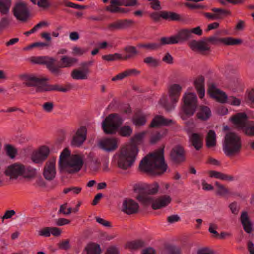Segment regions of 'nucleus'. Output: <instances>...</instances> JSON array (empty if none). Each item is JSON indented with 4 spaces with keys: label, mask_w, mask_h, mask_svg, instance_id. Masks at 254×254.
Here are the masks:
<instances>
[{
    "label": "nucleus",
    "mask_w": 254,
    "mask_h": 254,
    "mask_svg": "<svg viewBox=\"0 0 254 254\" xmlns=\"http://www.w3.org/2000/svg\"><path fill=\"white\" fill-rule=\"evenodd\" d=\"M31 61L37 64H45L50 72L55 76L58 77L63 74L61 68L70 67L76 64L78 60L77 58L67 56H62L61 64L56 65L57 60L48 56L33 57Z\"/></svg>",
    "instance_id": "obj_1"
},
{
    "label": "nucleus",
    "mask_w": 254,
    "mask_h": 254,
    "mask_svg": "<svg viewBox=\"0 0 254 254\" xmlns=\"http://www.w3.org/2000/svg\"><path fill=\"white\" fill-rule=\"evenodd\" d=\"M167 167L164 157V147L145 156L139 165V168L141 171L152 173L156 169H158L161 171L158 174L165 172Z\"/></svg>",
    "instance_id": "obj_2"
},
{
    "label": "nucleus",
    "mask_w": 254,
    "mask_h": 254,
    "mask_svg": "<svg viewBox=\"0 0 254 254\" xmlns=\"http://www.w3.org/2000/svg\"><path fill=\"white\" fill-rule=\"evenodd\" d=\"M138 152V149L135 145L127 144L123 147L114 156L116 165L123 170L128 169L133 166Z\"/></svg>",
    "instance_id": "obj_3"
},
{
    "label": "nucleus",
    "mask_w": 254,
    "mask_h": 254,
    "mask_svg": "<svg viewBox=\"0 0 254 254\" xmlns=\"http://www.w3.org/2000/svg\"><path fill=\"white\" fill-rule=\"evenodd\" d=\"M242 141L237 134L229 132L224 138L223 149L225 154L229 157L239 154L242 149Z\"/></svg>",
    "instance_id": "obj_4"
},
{
    "label": "nucleus",
    "mask_w": 254,
    "mask_h": 254,
    "mask_svg": "<svg viewBox=\"0 0 254 254\" xmlns=\"http://www.w3.org/2000/svg\"><path fill=\"white\" fill-rule=\"evenodd\" d=\"M223 38H219L216 36H212L205 38L204 40H192L189 43L190 48L194 52H198L201 54H206L210 51L208 43L216 44L218 42L223 43Z\"/></svg>",
    "instance_id": "obj_5"
},
{
    "label": "nucleus",
    "mask_w": 254,
    "mask_h": 254,
    "mask_svg": "<svg viewBox=\"0 0 254 254\" xmlns=\"http://www.w3.org/2000/svg\"><path fill=\"white\" fill-rule=\"evenodd\" d=\"M183 100L184 104L182 109L184 115L181 118L185 120L187 117H190L194 114L198 107L197 98L195 94L188 93L184 94Z\"/></svg>",
    "instance_id": "obj_6"
},
{
    "label": "nucleus",
    "mask_w": 254,
    "mask_h": 254,
    "mask_svg": "<svg viewBox=\"0 0 254 254\" xmlns=\"http://www.w3.org/2000/svg\"><path fill=\"white\" fill-rule=\"evenodd\" d=\"M135 198L138 201L144 205H147L150 203H152L151 207L154 210L159 209L166 206L172 200L171 197L166 195L159 197L154 201H153V198L152 197L143 194H140Z\"/></svg>",
    "instance_id": "obj_7"
},
{
    "label": "nucleus",
    "mask_w": 254,
    "mask_h": 254,
    "mask_svg": "<svg viewBox=\"0 0 254 254\" xmlns=\"http://www.w3.org/2000/svg\"><path fill=\"white\" fill-rule=\"evenodd\" d=\"M123 120L117 114H111L102 123V127L106 134H114L123 124Z\"/></svg>",
    "instance_id": "obj_8"
},
{
    "label": "nucleus",
    "mask_w": 254,
    "mask_h": 254,
    "mask_svg": "<svg viewBox=\"0 0 254 254\" xmlns=\"http://www.w3.org/2000/svg\"><path fill=\"white\" fill-rule=\"evenodd\" d=\"M83 165V156L79 154L72 155L67 160L63 167V170L69 174L79 172Z\"/></svg>",
    "instance_id": "obj_9"
},
{
    "label": "nucleus",
    "mask_w": 254,
    "mask_h": 254,
    "mask_svg": "<svg viewBox=\"0 0 254 254\" xmlns=\"http://www.w3.org/2000/svg\"><path fill=\"white\" fill-rule=\"evenodd\" d=\"M20 78L23 81V84L27 87H35L36 92H43L44 81L48 80L47 78H38L34 75L22 74Z\"/></svg>",
    "instance_id": "obj_10"
},
{
    "label": "nucleus",
    "mask_w": 254,
    "mask_h": 254,
    "mask_svg": "<svg viewBox=\"0 0 254 254\" xmlns=\"http://www.w3.org/2000/svg\"><path fill=\"white\" fill-rule=\"evenodd\" d=\"M169 160L173 165H178L185 162L186 151L181 145L174 146L170 151Z\"/></svg>",
    "instance_id": "obj_11"
},
{
    "label": "nucleus",
    "mask_w": 254,
    "mask_h": 254,
    "mask_svg": "<svg viewBox=\"0 0 254 254\" xmlns=\"http://www.w3.org/2000/svg\"><path fill=\"white\" fill-rule=\"evenodd\" d=\"M12 12L17 20L25 21L29 16V10L25 3L18 2L14 6Z\"/></svg>",
    "instance_id": "obj_12"
},
{
    "label": "nucleus",
    "mask_w": 254,
    "mask_h": 254,
    "mask_svg": "<svg viewBox=\"0 0 254 254\" xmlns=\"http://www.w3.org/2000/svg\"><path fill=\"white\" fill-rule=\"evenodd\" d=\"M87 131L85 127H80L72 136L71 141V146L75 147L81 146L86 139Z\"/></svg>",
    "instance_id": "obj_13"
},
{
    "label": "nucleus",
    "mask_w": 254,
    "mask_h": 254,
    "mask_svg": "<svg viewBox=\"0 0 254 254\" xmlns=\"http://www.w3.org/2000/svg\"><path fill=\"white\" fill-rule=\"evenodd\" d=\"M212 13L204 12V16L209 20H222L226 15H230L231 12L230 10L221 8H211Z\"/></svg>",
    "instance_id": "obj_14"
},
{
    "label": "nucleus",
    "mask_w": 254,
    "mask_h": 254,
    "mask_svg": "<svg viewBox=\"0 0 254 254\" xmlns=\"http://www.w3.org/2000/svg\"><path fill=\"white\" fill-rule=\"evenodd\" d=\"M24 172V166L21 164H14L8 166L4 171V174L10 179H16Z\"/></svg>",
    "instance_id": "obj_15"
},
{
    "label": "nucleus",
    "mask_w": 254,
    "mask_h": 254,
    "mask_svg": "<svg viewBox=\"0 0 254 254\" xmlns=\"http://www.w3.org/2000/svg\"><path fill=\"white\" fill-rule=\"evenodd\" d=\"M56 159L53 158L47 161L45 165L43 175L48 181L53 180L56 177Z\"/></svg>",
    "instance_id": "obj_16"
},
{
    "label": "nucleus",
    "mask_w": 254,
    "mask_h": 254,
    "mask_svg": "<svg viewBox=\"0 0 254 254\" xmlns=\"http://www.w3.org/2000/svg\"><path fill=\"white\" fill-rule=\"evenodd\" d=\"M138 208V204L134 200L126 198L123 202L122 210L127 215H131L136 213Z\"/></svg>",
    "instance_id": "obj_17"
},
{
    "label": "nucleus",
    "mask_w": 254,
    "mask_h": 254,
    "mask_svg": "<svg viewBox=\"0 0 254 254\" xmlns=\"http://www.w3.org/2000/svg\"><path fill=\"white\" fill-rule=\"evenodd\" d=\"M231 121L236 127L240 130H242L249 122L248 117L245 113L236 114L231 118Z\"/></svg>",
    "instance_id": "obj_18"
},
{
    "label": "nucleus",
    "mask_w": 254,
    "mask_h": 254,
    "mask_svg": "<svg viewBox=\"0 0 254 254\" xmlns=\"http://www.w3.org/2000/svg\"><path fill=\"white\" fill-rule=\"evenodd\" d=\"M99 146L108 152L115 150L118 148L117 139L115 138H106L99 142Z\"/></svg>",
    "instance_id": "obj_19"
},
{
    "label": "nucleus",
    "mask_w": 254,
    "mask_h": 254,
    "mask_svg": "<svg viewBox=\"0 0 254 254\" xmlns=\"http://www.w3.org/2000/svg\"><path fill=\"white\" fill-rule=\"evenodd\" d=\"M182 91V87L179 84H173L168 87V94L171 101L176 103L179 101L181 93Z\"/></svg>",
    "instance_id": "obj_20"
},
{
    "label": "nucleus",
    "mask_w": 254,
    "mask_h": 254,
    "mask_svg": "<svg viewBox=\"0 0 254 254\" xmlns=\"http://www.w3.org/2000/svg\"><path fill=\"white\" fill-rule=\"evenodd\" d=\"M175 124V122L171 119L165 118L162 116H156L152 120L149 127H156L159 126H168Z\"/></svg>",
    "instance_id": "obj_21"
},
{
    "label": "nucleus",
    "mask_w": 254,
    "mask_h": 254,
    "mask_svg": "<svg viewBox=\"0 0 254 254\" xmlns=\"http://www.w3.org/2000/svg\"><path fill=\"white\" fill-rule=\"evenodd\" d=\"M211 115V111L208 107L201 105L197 107L196 117L198 120L202 122L207 121L210 119Z\"/></svg>",
    "instance_id": "obj_22"
},
{
    "label": "nucleus",
    "mask_w": 254,
    "mask_h": 254,
    "mask_svg": "<svg viewBox=\"0 0 254 254\" xmlns=\"http://www.w3.org/2000/svg\"><path fill=\"white\" fill-rule=\"evenodd\" d=\"M72 87V85L70 84H66L65 87H62L58 84H49L44 82L43 92L53 91L66 92L71 89Z\"/></svg>",
    "instance_id": "obj_23"
},
{
    "label": "nucleus",
    "mask_w": 254,
    "mask_h": 254,
    "mask_svg": "<svg viewBox=\"0 0 254 254\" xmlns=\"http://www.w3.org/2000/svg\"><path fill=\"white\" fill-rule=\"evenodd\" d=\"M204 81V77L200 75L195 79L193 82L194 86L200 99L203 98L205 95Z\"/></svg>",
    "instance_id": "obj_24"
},
{
    "label": "nucleus",
    "mask_w": 254,
    "mask_h": 254,
    "mask_svg": "<svg viewBox=\"0 0 254 254\" xmlns=\"http://www.w3.org/2000/svg\"><path fill=\"white\" fill-rule=\"evenodd\" d=\"M189 141L196 150H199L203 145V135L198 133H192L190 136Z\"/></svg>",
    "instance_id": "obj_25"
},
{
    "label": "nucleus",
    "mask_w": 254,
    "mask_h": 254,
    "mask_svg": "<svg viewBox=\"0 0 254 254\" xmlns=\"http://www.w3.org/2000/svg\"><path fill=\"white\" fill-rule=\"evenodd\" d=\"M176 43H183L191 38V33L189 29H182L174 35Z\"/></svg>",
    "instance_id": "obj_26"
},
{
    "label": "nucleus",
    "mask_w": 254,
    "mask_h": 254,
    "mask_svg": "<svg viewBox=\"0 0 254 254\" xmlns=\"http://www.w3.org/2000/svg\"><path fill=\"white\" fill-rule=\"evenodd\" d=\"M89 73V69H85L83 70L74 69L71 72V77L75 80L87 79Z\"/></svg>",
    "instance_id": "obj_27"
},
{
    "label": "nucleus",
    "mask_w": 254,
    "mask_h": 254,
    "mask_svg": "<svg viewBox=\"0 0 254 254\" xmlns=\"http://www.w3.org/2000/svg\"><path fill=\"white\" fill-rule=\"evenodd\" d=\"M145 246V242L141 240H136L127 242L125 248L131 251H136Z\"/></svg>",
    "instance_id": "obj_28"
},
{
    "label": "nucleus",
    "mask_w": 254,
    "mask_h": 254,
    "mask_svg": "<svg viewBox=\"0 0 254 254\" xmlns=\"http://www.w3.org/2000/svg\"><path fill=\"white\" fill-rule=\"evenodd\" d=\"M241 221L243 226L244 230L248 233H251L252 231V224L249 219L247 212L244 211L242 213Z\"/></svg>",
    "instance_id": "obj_29"
},
{
    "label": "nucleus",
    "mask_w": 254,
    "mask_h": 254,
    "mask_svg": "<svg viewBox=\"0 0 254 254\" xmlns=\"http://www.w3.org/2000/svg\"><path fill=\"white\" fill-rule=\"evenodd\" d=\"M161 18L170 21H179L181 19L180 14L170 11H161Z\"/></svg>",
    "instance_id": "obj_30"
},
{
    "label": "nucleus",
    "mask_w": 254,
    "mask_h": 254,
    "mask_svg": "<svg viewBox=\"0 0 254 254\" xmlns=\"http://www.w3.org/2000/svg\"><path fill=\"white\" fill-rule=\"evenodd\" d=\"M209 175L211 178H215L222 180L232 181L234 180V177L216 171H209Z\"/></svg>",
    "instance_id": "obj_31"
},
{
    "label": "nucleus",
    "mask_w": 254,
    "mask_h": 254,
    "mask_svg": "<svg viewBox=\"0 0 254 254\" xmlns=\"http://www.w3.org/2000/svg\"><path fill=\"white\" fill-rule=\"evenodd\" d=\"M124 50L127 54L124 57H122V60H124L132 59L138 54L136 47L132 46H127Z\"/></svg>",
    "instance_id": "obj_32"
},
{
    "label": "nucleus",
    "mask_w": 254,
    "mask_h": 254,
    "mask_svg": "<svg viewBox=\"0 0 254 254\" xmlns=\"http://www.w3.org/2000/svg\"><path fill=\"white\" fill-rule=\"evenodd\" d=\"M101 252V250L99 245L91 243L86 247L83 254H100Z\"/></svg>",
    "instance_id": "obj_33"
},
{
    "label": "nucleus",
    "mask_w": 254,
    "mask_h": 254,
    "mask_svg": "<svg viewBox=\"0 0 254 254\" xmlns=\"http://www.w3.org/2000/svg\"><path fill=\"white\" fill-rule=\"evenodd\" d=\"M206 146L207 147L210 148L214 147L216 145V134L213 130H209L206 138Z\"/></svg>",
    "instance_id": "obj_34"
},
{
    "label": "nucleus",
    "mask_w": 254,
    "mask_h": 254,
    "mask_svg": "<svg viewBox=\"0 0 254 254\" xmlns=\"http://www.w3.org/2000/svg\"><path fill=\"white\" fill-rule=\"evenodd\" d=\"M70 155V151L66 148L61 153L59 159V169L60 171L63 170V167L67 162V157Z\"/></svg>",
    "instance_id": "obj_35"
},
{
    "label": "nucleus",
    "mask_w": 254,
    "mask_h": 254,
    "mask_svg": "<svg viewBox=\"0 0 254 254\" xmlns=\"http://www.w3.org/2000/svg\"><path fill=\"white\" fill-rule=\"evenodd\" d=\"M11 5V0H0V12L1 14H8Z\"/></svg>",
    "instance_id": "obj_36"
},
{
    "label": "nucleus",
    "mask_w": 254,
    "mask_h": 254,
    "mask_svg": "<svg viewBox=\"0 0 254 254\" xmlns=\"http://www.w3.org/2000/svg\"><path fill=\"white\" fill-rule=\"evenodd\" d=\"M110 3V5L106 6V10L113 13L119 12V6L121 5L118 3H120V0H111Z\"/></svg>",
    "instance_id": "obj_37"
},
{
    "label": "nucleus",
    "mask_w": 254,
    "mask_h": 254,
    "mask_svg": "<svg viewBox=\"0 0 254 254\" xmlns=\"http://www.w3.org/2000/svg\"><path fill=\"white\" fill-rule=\"evenodd\" d=\"M143 63L149 66L156 67L159 66L160 61L159 59H156L153 57L149 56L143 59Z\"/></svg>",
    "instance_id": "obj_38"
},
{
    "label": "nucleus",
    "mask_w": 254,
    "mask_h": 254,
    "mask_svg": "<svg viewBox=\"0 0 254 254\" xmlns=\"http://www.w3.org/2000/svg\"><path fill=\"white\" fill-rule=\"evenodd\" d=\"M245 134L249 136H254V122L249 121L242 129Z\"/></svg>",
    "instance_id": "obj_39"
},
{
    "label": "nucleus",
    "mask_w": 254,
    "mask_h": 254,
    "mask_svg": "<svg viewBox=\"0 0 254 254\" xmlns=\"http://www.w3.org/2000/svg\"><path fill=\"white\" fill-rule=\"evenodd\" d=\"M211 97L215 99L217 101L221 103H226L228 99L227 94L220 90L215 92Z\"/></svg>",
    "instance_id": "obj_40"
},
{
    "label": "nucleus",
    "mask_w": 254,
    "mask_h": 254,
    "mask_svg": "<svg viewBox=\"0 0 254 254\" xmlns=\"http://www.w3.org/2000/svg\"><path fill=\"white\" fill-rule=\"evenodd\" d=\"M243 41L241 39H236L232 37L223 38V43L228 46L238 45L242 43Z\"/></svg>",
    "instance_id": "obj_41"
},
{
    "label": "nucleus",
    "mask_w": 254,
    "mask_h": 254,
    "mask_svg": "<svg viewBox=\"0 0 254 254\" xmlns=\"http://www.w3.org/2000/svg\"><path fill=\"white\" fill-rule=\"evenodd\" d=\"M4 150L6 155L11 159L14 158L17 153V149L10 144H5Z\"/></svg>",
    "instance_id": "obj_42"
},
{
    "label": "nucleus",
    "mask_w": 254,
    "mask_h": 254,
    "mask_svg": "<svg viewBox=\"0 0 254 254\" xmlns=\"http://www.w3.org/2000/svg\"><path fill=\"white\" fill-rule=\"evenodd\" d=\"M161 254H181V250L174 246H168L161 251Z\"/></svg>",
    "instance_id": "obj_43"
},
{
    "label": "nucleus",
    "mask_w": 254,
    "mask_h": 254,
    "mask_svg": "<svg viewBox=\"0 0 254 254\" xmlns=\"http://www.w3.org/2000/svg\"><path fill=\"white\" fill-rule=\"evenodd\" d=\"M215 184L217 187V190L216 191L217 194L221 196H224L230 193L229 189L226 188L223 185L220 184L218 182H216Z\"/></svg>",
    "instance_id": "obj_44"
},
{
    "label": "nucleus",
    "mask_w": 254,
    "mask_h": 254,
    "mask_svg": "<svg viewBox=\"0 0 254 254\" xmlns=\"http://www.w3.org/2000/svg\"><path fill=\"white\" fill-rule=\"evenodd\" d=\"M146 122V117L144 115L135 116L132 119V123L136 126H141Z\"/></svg>",
    "instance_id": "obj_45"
},
{
    "label": "nucleus",
    "mask_w": 254,
    "mask_h": 254,
    "mask_svg": "<svg viewBox=\"0 0 254 254\" xmlns=\"http://www.w3.org/2000/svg\"><path fill=\"white\" fill-rule=\"evenodd\" d=\"M160 43L159 44H160V48L162 46L165 45H170V44H176V41L174 35L172 36L169 37H162L160 40Z\"/></svg>",
    "instance_id": "obj_46"
},
{
    "label": "nucleus",
    "mask_w": 254,
    "mask_h": 254,
    "mask_svg": "<svg viewBox=\"0 0 254 254\" xmlns=\"http://www.w3.org/2000/svg\"><path fill=\"white\" fill-rule=\"evenodd\" d=\"M102 58L103 60L108 62H112L116 60H122V56L120 54L115 53L114 54L104 55L102 57Z\"/></svg>",
    "instance_id": "obj_47"
},
{
    "label": "nucleus",
    "mask_w": 254,
    "mask_h": 254,
    "mask_svg": "<svg viewBox=\"0 0 254 254\" xmlns=\"http://www.w3.org/2000/svg\"><path fill=\"white\" fill-rule=\"evenodd\" d=\"M145 133V132H141L135 134L131 138V141L132 143L130 144L135 145L136 147H137L136 144H139L141 141Z\"/></svg>",
    "instance_id": "obj_48"
},
{
    "label": "nucleus",
    "mask_w": 254,
    "mask_h": 254,
    "mask_svg": "<svg viewBox=\"0 0 254 254\" xmlns=\"http://www.w3.org/2000/svg\"><path fill=\"white\" fill-rule=\"evenodd\" d=\"M132 129L128 126H124L119 130V134L124 137H128L132 134Z\"/></svg>",
    "instance_id": "obj_49"
},
{
    "label": "nucleus",
    "mask_w": 254,
    "mask_h": 254,
    "mask_svg": "<svg viewBox=\"0 0 254 254\" xmlns=\"http://www.w3.org/2000/svg\"><path fill=\"white\" fill-rule=\"evenodd\" d=\"M139 47L145 48L149 50H157L160 48V44L157 43H148L146 44H140Z\"/></svg>",
    "instance_id": "obj_50"
},
{
    "label": "nucleus",
    "mask_w": 254,
    "mask_h": 254,
    "mask_svg": "<svg viewBox=\"0 0 254 254\" xmlns=\"http://www.w3.org/2000/svg\"><path fill=\"white\" fill-rule=\"evenodd\" d=\"M158 184L157 183H154L148 187L146 190V192L148 194L153 195L158 192Z\"/></svg>",
    "instance_id": "obj_51"
},
{
    "label": "nucleus",
    "mask_w": 254,
    "mask_h": 254,
    "mask_svg": "<svg viewBox=\"0 0 254 254\" xmlns=\"http://www.w3.org/2000/svg\"><path fill=\"white\" fill-rule=\"evenodd\" d=\"M64 3L65 6L74 8L75 9H86L87 7L86 5H80L78 4L74 3L73 2L68 1L67 0H64Z\"/></svg>",
    "instance_id": "obj_52"
},
{
    "label": "nucleus",
    "mask_w": 254,
    "mask_h": 254,
    "mask_svg": "<svg viewBox=\"0 0 254 254\" xmlns=\"http://www.w3.org/2000/svg\"><path fill=\"white\" fill-rule=\"evenodd\" d=\"M107 28L111 31L122 29L120 20H118L114 22L109 24L107 26Z\"/></svg>",
    "instance_id": "obj_53"
},
{
    "label": "nucleus",
    "mask_w": 254,
    "mask_h": 254,
    "mask_svg": "<svg viewBox=\"0 0 254 254\" xmlns=\"http://www.w3.org/2000/svg\"><path fill=\"white\" fill-rule=\"evenodd\" d=\"M50 46L49 43L44 42H35L33 43L28 46L24 48V50H29L35 47H39L40 48H43L44 47H49Z\"/></svg>",
    "instance_id": "obj_54"
},
{
    "label": "nucleus",
    "mask_w": 254,
    "mask_h": 254,
    "mask_svg": "<svg viewBox=\"0 0 254 254\" xmlns=\"http://www.w3.org/2000/svg\"><path fill=\"white\" fill-rule=\"evenodd\" d=\"M36 174V170L35 169L28 168L27 170H25L24 168V172L22 175H23V177L25 178H33L35 176Z\"/></svg>",
    "instance_id": "obj_55"
},
{
    "label": "nucleus",
    "mask_w": 254,
    "mask_h": 254,
    "mask_svg": "<svg viewBox=\"0 0 254 254\" xmlns=\"http://www.w3.org/2000/svg\"><path fill=\"white\" fill-rule=\"evenodd\" d=\"M87 51L88 50L87 49L75 46L72 48V53L73 55L81 56L85 54Z\"/></svg>",
    "instance_id": "obj_56"
},
{
    "label": "nucleus",
    "mask_w": 254,
    "mask_h": 254,
    "mask_svg": "<svg viewBox=\"0 0 254 254\" xmlns=\"http://www.w3.org/2000/svg\"><path fill=\"white\" fill-rule=\"evenodd\" d=\"M31 159L34 162L36 163H42L46 160V159H44L43 157L39 153L38 151L32 154L31 156Z\"/></svg>",
    "instance_id": "obj_57"
},
{
    "label": "nucleus",
    "mask_w": 254,
    "mask_h": 254,
    "mask_svg": "<svg viewBox=\"0 0 254 254\" xmlns=\"http://www.w3.org/2000/svg\"><path fill=\"white\" fill-rule=\"evenodd\" d=\"M122 29H127L134 24V21L131 19H120Z\"/></svg>",
    "instance_id": "obj_58"
},
{
    "label": "nucleus",
    "mask_w": 254,
    "mask_h": 254,
    "mask_svg": "<svg viewBox=\"0 0 254 254\" xmlns=\"http://www.w3.org/2000/svg\"><path fill=\"white\" fill-rule=\"evenodd\" d=\"M54 103L52 102H47L44 103L42 106V109L47 113H51L54 109Z\"/></svg>",
    "instance_id": "obj_59"
},
{
    "label": "nucleus",
    "mask_w": 254,
    "mask_h": 254,
    "mask_svg": "<svg viewBox=\"0 0 254 254\" xmlns=\"http://www.w3.org/2000/svg\"><path fill=\"white\" fill-rule=\"evenodd\" d=\"M122 6H130L137 5L138 3L137 0H120V3H118Z\"/></svg>",
    "instance_id": "obj_60"
},
{
    "label": "nucleus",
    "mask_w": 254,
    "mask_h": 254,
    "mask_svg": "<svg viewBox=\"0 0 254 254\" xmlns=\"http://www.w3.org/2000/svg\"><path fill=\"white\" fill-rule=\"evenodd\" d=\"M227 102L231 105L239 106L241 104V100L235 96H231L228 97Z\"/></svg>",
    "instance_id": "obj_61"
},
{
    "label": "nucleus",
    "mask_w": 254,
    "mask_h": 254,
    "mask_svg": "<svg viewBox=\"0 0 254 254\" xmlns=\"http://www.w3.org/2000/svg\"><path fill=\"white\" fill-rule=\"evenodd\" d=\"M38 152L43 157L44 159H46L50 154V149L48 147L43 146L40 148Z\"/></svg>",
    "instance_id": "obj_62"
},
{
    "label": "nucleus",
    "mask_w": 254,
    "mask_h": 254,
    "mask_svg": "<svg viewBox=\"0 0 254 254\" xmlns=\"http://www.w3.org/2000/svg\"><path fill=\"white\" fill-rule=\"evenodd\" d=\"M51 227H44L39 231L38 234L40 236L49 237L51 235Z\"/></svg>",
    "instance_id": "obj_63"
},
{
    "label": "nucleus",
    "mask_w": 254,
    "mask_h": 254,
    "mask_svg": "<svg viewBox=\"0 0 254 254\" xmlns=\"http://www.w3.org/2000/svg\"><path fill=\"white\" fill-rule=\"evenodd\" d=\"M197 254H216L215 252L208 248H203L199 249L197 252Z\"/></svg>",
    "instance_id": "obj_64"
}]
</instances>
